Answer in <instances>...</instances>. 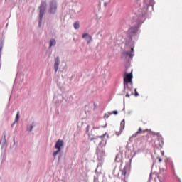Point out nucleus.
Segmentation results:
<instances>
[{"label":"nucleus","mask_w":182,"mask_h":182,"mask_svg":"<svg viewBox=\"0 0 182 182\" xmlns=\"http://www.w3.org/2000/svg\"><path fill=\"white\" fill-rule=\"evenodd\" d=\"M60 63V60H59V57H56L55 58V63H54L55 72H58V69H59Z\"/></svg>","instance_id":"nucleus-9"},{"label":"nucleus","mask_w":182,"mask_h":182,"mask_svg":"<svg viewBox=\"0 0 182 182\" xmlns=\"http://www.w3.org/2000/svg\"><path fill=\"white\" fill-rule=\"evenodd\" d=\"M134 96H136V97H137V96H139V92H137V89H134Z\"/></svg>","instance_id":"nucleus-17"},{"label":"nucleus","mask_w":182,"mask_h":182,"mask_svg":"<svg viewBox=\"0 0 182 182\" xmlns=\"http://www.w3.org/2000/svg\"><path fill=\"white\" fill-rule=\"evenodd\" d=\"M55 45H56V40L53 38L50 41V48H52V46H55Z\"/></svg>","instance_id":"nucleus-13"},{"label":"nucleus","mask_w":182,"mask_h":182,"mask_svg":"<svg viewBox=\"0 0 182 182\" xmlns=\"http://www.w3.org/2000/svg\"><path fill=\"white\" fill-rule=\"evenodd\" d=\"M63 140L62 139H58L55 145V149H57V151H54L53 154V156L54 157H56L58 154L60 152V147H63Z\"/></svg>","instance_id":"nucleus-1"},{"label":"nucleus","mask_w":182,"mask_h":182,"mask_svg":"<svg viewBox=\"0 0 182 182\" xmlns=\"http://www.w3.org/2000/svg\"><path fill=\"white\" fill-rule=\"evenodd\" d=\"M138 31H139V27L134 26L129 28L128 32L129 33H132L133 35H135V33H137Z\"/></svg>","instance_id":"nucleus-10"},{"label":"nucleus","mask_w":182,"mask_h":182,"mask_svg":"<svg viewBox=\"0 0 182 182\" xmlns=\"http://www.w3.org/2000/svg\"><path fill=\"white\" fill-rule=\"evenodd\" d=\"M127 87L125 88V92H126V97H130V96H133L134 93H133V85H131V84H129V85H126Z\"/></svg>","instance_id":"nucleus-5"},{"label":"nucleus","mask_w":182,"mask_h":182,"mask_svg":"<svg viewBox=\"0 0 182 182\" xmlns=\"http://www.w3.org/2000/svg\"><path fill=\"white\" fill-rule=\"evenodd\" d=\"M102 154H105V151H102Z\"/></svg>","instance_id":"nucleus-28"},{"label":"nucleus","mask_w":182,"mask_h":182,"mask_svg":"<svg viewBox=\"0 0 182 182\" xmlns=\"http://www.w3.org/2000/svg\"><path fill=\"white\" fill-rule=\"evenodd\" d=\"M166 173H164V171H160L158 173V179L159 182H165L166 178Z\"/></svg>","instance_id":"nucleus-7"},{"label":"nucleus","mask_w":182,"mask_h":182,"mask_svg":"<svg viewBox=\"0 0 182 182\" xmlns=\"http://www.w3.org/2000/svg\"><path fill=\"white\" fill-rule=\"evenodd\" d=\"M105 136H106V133L105 134H104L103 135H102V136H98V137H105Z\"/></svg>","instance_id":"nucleus-22"},{"label":"nucleus","mask_w":182,"mask_h":182,"mask_svg":"<svg viewBox=\"0 0 182 182\" xmlns=\"http://www.w3.org/2000/svg\"><path fill=\"white\" fill-rule=\"evenodd\" d=\"M56 9H58V4L56 1H51L48 9L49 14H55Z\"/></svg>","instance_id":"nucleus-4"},{"label":"nucleus","mask_w":182,"mask_h":182,"mask_svg":"<svg viewBox=\"0 0 182 182\" xmlns=\"http://www.w3.org/2000/svg\"><path fill=\"white\" fill-rule=\"evenodd\" d=\"M178 181H179V182H181V179H179Z\"/></svg>","instance_id":"nucleus-26"},{"label":"nucleus","mask_w":182,"mask_h":182,"mask_svg":"<svg viewBox=\"0 0 182 182\" xmlns=\"http://www.w3.org/2000/svg\"><path fill=\"white\" fill-rule=\"evenodd\" d=\"M147 8H149V4H146V6L145 7L138 9L137 12L136 13L137 16H139V18H143V16H144V15L147 14Z\"/></svg>","instance_id":"nucleus-3"},{"label":"nucleus","mask_w":182,"mask_h":182,"mask_svg":"<svg viewBox=\"0 0 182 182\" xmlns=\"http://www.w3.org/2000/svg\"><path fill=\"white\" fill-rule=\"evenodd\" d=\"M33 129V125H31L30 128H28V130L30 132H32V129Z\"/></svg>","instance_id":"nucleus-19"},{"label":"nucleus","mask_w":182,"mask_h":182,"mask_svg":"<svg viewBox=\"0 0 182 182\" xmlns=\"http://www.w3.org/2000/svg\"><path fill=\"white\" fill-rule=\"evenodd\" d=\"M80 28V24L79 21H76L74 23V28L75 29H79Z\"/></svg>","instance_id":"nucleus-14"},{"label":"nucleus","mask_w":182,"mask_h":182,"mask_svg":"<svg viewBox=\"0 0 182 182\" xmlns=\"http://www.w3.org/2000/svg\"><path fill=\"white\" fill-rule=\"evenodd\" d=\"M124 124H126V122H124V119H123L121 122V127H122V129H124Z\"/></svg>","instance_id":"nucleus-16"},{"label":"nucleus","mask_w":182,"mask_h":182,"mask_svg":"<svg viewBox=\"0 0 182 182\" xmlns=\"http://www.w3.org/2000/svg\"><path fill=\"white\" fill-rule=\"evenodd\" d=\"M121 173L122 176H124V181H126V176L129 177L130 176V168L127 166H124Z\"/></svg>","instance_id":"nucleus-6"},{"label":"nucleus","mask_w":182,"mask_h":182,"mask_svg":"<svg viewBox=\"0 0 182 182\" xmlns=\"http://www.w3.org/2000/svg\"><path fill=\"white\" fill-rule=\"evenodd\" d=\"M112 113H113V114H117L118 112H117V111H113Z\"/></svg>","instance_id":"nucleus-21"},{"label":"nucleus","mask_w":182,"mask_h":182,"mask_svg":"<svg viewBox=\"0 0 182 182\" xmlns=\"http://www.w3.org/2000/svg\"><path fill=\"white\" fill-rule=\"evenodd\" d=\"M132 52H134V48L131 49Z\"/></svg>","instance_id":"nucleus-24"},{"label":"nucleus","mask_w":182,"mask_h":182,"mask_svg":"<svg viewBox=\"0 0 182 182\" xmlns=\"http://www.w3.org/2000/svg\"><path fill=\"white\" fill-rule=\"evenodd\" d=\"M170 164H171V169L174 171V164H173V162H171Z\"/></svg>","instance_id":"nucleus-18"},{"label":"nucleus","mask_w":182,"mask_h":182,"mask_svg":"<svg viewBox=\"0 0 182 182\" xmlns=\"http://www.w3.org/2000/svg\"><path fill=\"white\" fill-rule=\"evenodd\" d=\"M45 14V6L43 4H41L40 6V21H39V26H41V22L42 21V18H43V14Z\"/></svg>","instance_id":"nucleus-8"},{"label":"nucleus","mask_w":182,"mask_h":182,"mask_svg":"<svg viewBox=\"0 0 182 182\" xmlns=\"http://www.w3.org/2000/svg\"><path fill=\"white\" fill-rule=\"evenodd\" d=\"M18 122H19V111L16 114V119H15V121H14V124L18 123Z\"/></svg>","instance_id":"nucleus-15"},{"label":"nucleus","mask_w":182,"mask_h":182,"mask_svg":"<svg viewBox=\"0 0 182 182\" xmlns=\"http://www.w3.org/2000/svg\"><path fill=\"white\" fill-rule=\"evenodd\" d=\"M129 58H133V55L129 54Z\"/></svg>","instance_id":"nucleus-23"},{"label":"nucleus","mask_w":182,"mask_h":182,"mask_svg":"<svg viewBox=\"0 0 182 182\" xmlns=\"http://www.w3.org/2000/svg\"><path fill=\"white\" fill-rule=\"evenodd\" d=\"M132 79H133V74L132 72L130 73H125V75H124V82L125 85H129V83L132 86L133 85Z\"/></svg>","instance_id":"nucleus-2"},{"label":"nucleus","mask_w":182,"mask_h":182,"mask_svg":"<svg viewBox=\"0 0 182 182\" xmlns=\"http://www.w3.org/2000/svg\"><path fill=\"white\" fill-rule=\"evenodd\" d=\"M158 161L159 163H161L163 161V159L161 157H158Z\"/></svg>","instance_id":"nucleus-20"},{"label":"nucleus","mask_w":182,"mask_h":182,"mask_svg":"<svg viewBox=\"0 0 182 182\" xmlns=\"http://www.w3.org/2000/svg\"><path fill=\"white\" fill-rule=\"evenodd\" d=\"M146 132H149V129L143 130L141 128H139L138 131L133 135V137H136L137 134H140L141 133H146Z\"/></svg>","instance_id":"nucleus-12"},{"label":"nucleus","mask_w":182,"mask_h":182,"mask_svg":"<svg viewBox=\"0 0 182 182\" xmlns=\"http://www.w3.org/2000/svg\"><path fill=\"white\" fill-rule=\"evenodd\" d=\"M153 133V134H156V133H154V132H152Z\"/></svg>","instance_id":"nucleus-27"},{"label":"nucleus","mask_w":182,"mask_h":182,"mask_svg":"<svg viewBox=\"0 0 182 182\" xmlns=\"http://www.w3.org/2000/svg\"><path fill=\"white\" fill-rule=\"evenodd\" d=\"M85 38H87L86 40H87V44L90 43V42L92 41V36H90L87 33H84L82 35V38L85 39Z\"/></svg>","instance_id":"nucleus-11"},{"label":"nucleus","mask_w":182,"mask_h":182,"mask_svg":"<svg viewBox=\"0 0 182 182\" xmlns=\"http://www.w3.org/2000/svg\"><path fill=\"white\" fill-rule=\"evenodd\" d=\"M91 140H95V138H91Z\"/></svg>","instance_id":"nucleus-25"}]
</instances>
